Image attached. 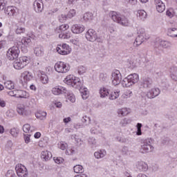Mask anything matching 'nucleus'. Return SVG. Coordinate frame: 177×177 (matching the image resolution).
<instances>
[{
	"instance_id": "obj_1",
	"label": "nucleus",
	"mask_w": 177,
	"mask_h": 177,
	"mask_svg": "<svg viewBox=\"0 0 177 177\" xmlns=\"http://www.w3.org/2000/svg\"><path fill=\"white\" fill-rule=\"evenodd\" d=\"M109 17H111L113 21L118 23V24H120L121 26H124V27L129 26V21L128 19L115 11H111L109 12Z\"/></svg>"
},
{
	"instance_id": "obj_2",
	"label": "nucleus",
	"mask_w": 177,
	"mask_h": 177,
	"mask_svg": "<svg viewBox=\"0 0 177 177\" xmlns=\"http://www.w3.org/2000/svg\"><path fill=\"white\" fill-rule=\"evenodd\" d=\"M139 82V75L137 73H133L128 75L122 81V85L124 88H129L132 85H135Z\"/></svg>"
},
{
	"instance_id": "obj_3",
	"label": "nucleus",
	"mask_w": 177,
	"mask_h": 177,
	"mask_svg": "<svg viewBox=\"0 0 177 177\" xmlns=\"http://www.w3.org/2000/svg\"><path fill=\"white\" fill-rule=\"evenodd\" d=\"M64 82L67 85H71V86H73V88H75V89H80L82 86V83H81V80H80L78 77L73 75H68L65 78Z\"/></svg>"
},
{
	"instance_id": "obj_4",
	"label": "nucleus",
	"mask_w": 177,
	"mask_h": 177,
	"mask_svg": "<svg viewBox=\"0 0 177 177\" xmlns=\"http://www.w3.org/2000/svg\"><path fill=\"white\" fill-rule=\"evenodd\" d=\"M169 46H171V42L168 41L158 39L155 42L153 48L156 55H160L161 52H162L164 48H169Z\"/></svg>"
},
{
	"instance_id": "obj_5",
	"label": "nucleus",
	"mask_w": 177,
	"mask_h": 177,
	"mask_svg": "<svg viewBox=\"0 0 177 177\" xmlns=\"http://www.w3.org/2000/svg\"><path fill=\"white\" fill-rule=\"evenodd\" d=\"M68 25L64 24L55 29V32L59 34V38H62V39H68V38L71 37V32L70 31H66L68 30Z\"/></svg>"
},
{
	"instance_id": "obj_6",
	"label": "nucleus",
	"mask_w": 177,
	"mask_h": 177,
	"mask_svg": "<svg viewBox=\"0 0 177 177\" xmlns=\"http://www.w3.org/2000/svg\"><path fill=\"white\" fill-rule=\"evenodd\" d=\"M14 60L13 66L16 70H21V68H24L30 63V58L26 56L21 57L19 59L17 58Z\"/></svg>"
},
{
	"instance_id": "obj_7",
	"label": "nucleus",
	"mask_w": 177,
	"mask_h": 177,
	"mask_svg": "<svg viewBox=\"0 0 177 177\" xmlns=\"http://www.w3.org/2000/svg\"><path fill=\"white\" fill-rule=\"evenodd\" d=\"M154 150V147L151 145V139L147 138L142 140L141 142V149L140 151L142 154L145 153H151Z\"/></svg>"
},
{
	"instance_id": "obj_8",
	"label": "nucleus",
	"mask_w": 177,
	"mask_h": 177,
	"mask_svg": "<svg viewBox=\"0 0 177 177\" xmlns=\"http://www.w3.org/2000/svg\"><path fill=\"white\" fill-rule=\"evenodd\" d=\"M19 48L20 46H14L8 50L6 56L8 60H16L19 57L20 54V49Z\"/></svg>"
},
{
	"instance_id": "obj_9",
	"label": "nucleus",
	"mask_w": 177,
	"mask_h": 177,
	"mask_svg": "<svg viewBox=\"0 0 177 177\" xmlns=\"http://www.w3.org/2000/svg\"><path fill=\"white\" fill-rule=\"evenodd\" d=\"M55 70L57 73H68V71H70V66H67L63 62H58L55 65Z\"/></svg>"
},
{
	"instance_id": "obj_10",
	"label": "nucleus",
	"mask_w": 177,
	"mask_h": 177,
	"mask_svg": "<svg viewBox=\"0 0 177 177\" xmlns=\"http://www.w3.org/2000/svg\"><path fill=\"white\" fill-rule=\"evenodd\" d=\"M15 171L17 172V176L19 177L28 176V171L27 170V168L21 164H18L16 165Z\"/></svg>"
},
{
	"instance_id": "obj_11",
	"label": "nucleus",
	"mask_w": 177,
	"mask_h": 177,
	"mask_svg": "<svg viewBox=\"0 0 177 177\" xmlns=\"http://www.w3.org/2000/svg\"><path fill=\"white\" fill-rule=\"evenodd\" d=\"M140 89L143 88L144 89H150L153 87V80L149 77H144L142 78L140 82Z\"/></svg>"
},
{
	"instance_id": "obj_12",
	"label": "nucleus",
	"mask_w": 177,
	"mask_h": 177,
	"mask_svg": "<svg viewBox=\"0 0 177 177\" xmlns=\"http://www.w3.org/2000/svg\"><path fill=\"white\" fill-rule=\"evenodd\" d=\"M121 80H122V76L121 75V73L120 71H115L111 74V80L112 84L114 86H117V85H120L121 84Z\"/></svg>"
},
{
	"instance_id": "obj_13",
	"label": "nucleus",
	"mask_w": 177,
	"mask_h": 177,
	"mask_svg": "<svg viewBox=\"0 0 177 177\" xmlns=\"http://www.w3.org/2000/svg\"><path fill=\"white\" fill-rule=\"evenodd\" d=\"M57 52L59 55H68L71 52V48L67 44H63L61 45H58L57 47Z\"/></svg>"
},
{
	"instance_id": "obj_14",
	"label": "nucleus",
	"mask_w": 177,
	"mask_h": 177,
	"mask_svg": "<svg viewBox=\"0 0 177 177\" xmlns=\"http://www.w3.org/2000/svg\"><path fill=\"white\" fill-rule=\"evenodd\" d=\"M17 111L20 114V115H23L24 117L30 115V111H28L27 107H26V106H24L23 104H19L17 105Z\"/></svg>"
},
{
	"instance_id": "obj_15",
	"label": "nucleus",
	"mask_w": 177,
	"mask_h": 177,
	"mask_svg": "<svg viewBox=\"0 0 177 177\" xmlns=\"http://www.w3.org/2000/svg\"><path fill=\"white\" fill-rule=\"evenodd\" d=\"M97 33L93 29H88L86 33V38L90 42H95L96 41Z\"/></svg>"
},
{
	"instance_id": "obj_16",
	"label": "nucleus",
	"mask_w": 177,
	"mask_h": 177,
	"mask_svg": "<svg viewBox=\"0 0 177 177\" xmlns=\"http://www.w3.org/2000/svg\"><path fill=\"white\" fill-rule=\"evenodd\" d=\"M33 9L36 13H42V10H44V3L42 0H35L33 2Z\"/></svg>"
},
{
	"instance_id": "obj_17",
	"label": "nucleus",
	"mask_w": 177,
	"mask_h": 177,
	"mask_svg": "<svg viewBox=\"0 0 177 177\" xmlns=\"http://www.w3.org/2000/svg\"><path fill=\"white\" fill-rule=\"evenodd\" d=\"M160 88H151L147 93V97L148 99H154V97H157L160 95Z\"/></svg>"
},
{
	"instance_id": "obj_18",
	"label": "nucleus",
	"mask_w": 177,
	"mask_h": 177,
	"mask_svg": "<svg viewBox=\"0 0 177 177\" xmlns=\"http://www.w3.org/2000/svg\"><path fill=\"white\" fill-rule=\"evenodd\" d=\"M136 167L140 172H146L149 169V166L143 161H138L136 163Z\"/></svg>"
},
{
	"instance_id": "obj_19",
	"label": "nucleus",
	"mask_w": 177,
	"mask_h": 177,
	"mask_svg": "<svg viewBox=\"0 0 177 177\" xmlns=\"http://www.w3.org/2000/svg\"><path fill=\"white\" fill-rule=\"evenodd\" d=\"M15 97H19L20 99H28L30 94L26 91L15 90Z\"/></svg>"
},
{
	"instance_id": "obj_20",
	"label": "nucleus",
	"mask_w": 177,
	"mask_h": 177,
	"mask_svg": "<svg viewBox=\"0 0 177 177\" xmlns=\"http://www.w3.org/2000/svg\"><path fill=\"white\" fill-rule=\"evenodd\" d=\"M149 38H150V36L149 35H145V37L138 36L133 42V46H139L140 45H142V44H143L145 40L149 39Z\"/></svg>"
},
{
	"instance_id": "obj_21",
	"label": "nucleus",
	"mask_w": 177,
	"mask_h": 177,
	"mask_svg": "<svg viewBox=\"0 0 177 177\" xmlns=\"http://www.w3.org/2000/svg\"><path fill=\"white\" fill-rule=\"evenodd\" d=\"M52 93L53 95H62V93H67V88L63 86H56L53 88Z\"/></svg>"
},
{
	"instance_id": "obj_22",
	"label": "nucleus",
	"mask_w": 177,
	"mask_h": 177,
	"mask_svg": "<svg viewBox=\"0 0 177 177\" xmlns=\"http://www.w3.org/2000/svg\"><path fill=\"white\" fill-rule=\"evenodd\" d=\"M17 8L15 6L6 7L4 9V12L8 16H15L16 15Z\"/></svg>"
},
{
	"instance_id": "obj_23",
	"label": "nucleus",
	"mask_w": 177,
	"mask_h": 177,
	"mask_svg": "<svg viewBox=\"0 0 177 177\" xmlns=\"http://www.w3.org/2000/svg\"><path fill=\"white\" fill-rule=\"evenodd\" d=\"M52 157V153L48 150L42 151L41 153V158L43 161H49Z\"/></svg>"
},
{
	"instance_id": "obj_24",
	"label": "nucleus",
	"mask_w": 177,
	"mask_h": 177,
	"mask_svg": "<svg viewBox=\"0 0 177 177\" xmlns=\"http://www.w3.org/2000/svg\"><path fill=\"white\" fill-rule=\"evenodd\" d=\"M72 32L73 34H81V32H83L85 28H84V26L79 25V24H75L72 26Z\"/></svg>"
},
{
	"instance_id": "obj_25",
	"label": "nucleus",
	"mask_w": 177,
	"mask_h": 177,
	"mask_svg": "<svg viewBox=\"0 0 177 177\" xmlns=\"http://www.w3.org/2000/svg\"><path fill=\"white\" fill-rule=\"evenodd\" d=\"M18 46H21L22 45H24V46H30L31 45V37H24L21 41H18L17 43Z\"/></svg>"
},
{
	"instance_id": "obj_26",
	"label": "nucleus",
	"mask_w": 177,
	"mask_h": 177,
	"mask_svg": "<svg viewBox=\"0 0 177 177\" xmlns=\"http://www.w3.org/2000/svg\"><path fill=\"white\" fill-rule=\"evenodd\" d=\"M21 77L22 78H24L25 82H28V81H31V80L32 79V75L28 71H25L24 73H23L21 74Z\"/></svg>"
},
{
	"instance_id": "obj_27",
	"label": "nucleus",
	"mask_w": 177,
	"mask_h": 177,
	"mask_svg": "<svg viewBox=\"0 0 177 177\" xmlns=\"http://www.w3.org/2000/svg\"><path fill=\"white\" fill-rule=\"evenodd\" d=\"M64 95L66 99L69 100V102H71V103H74L75 102V96L74 95V94H73V93L67 90V92L64 93Z\"/></svg>"
},
{
	"instance_id": "obj_28",
	"label": "nucleus",
	"mask_w": 177,
	"mask_h": 177,
	"mask_svg": "<svg viewBox=\"0 0 177 177\" xmlns=\"http://www.w3.org/2000/svg\"><path fill=\"white\" fill-rule=\"evenodd\" d=\"M34 53L36 56H42L44 55V47L41 46H37L34 49Z\"/></svg>"
},
{
	"instance_id": "obj_29",
	"label": "nucleus",
	"mask_w": 177,
	"mask_h": 177,
	"mask_svg": "<svg viewBox=\"0 0 177 177\" xmlns=\"http://www.w3.org/2000/svg\"><path fill=\"white\" fill-rule=\"evenodd\" d=\"M170 77L174 81H177V67H171L170 68Z\"/></svg>"
},
{
	"instance_id": "obj_30",
	"label": "nucleus",
	"mask_w": 177,
	"mask_h": 177,
	"mask_svg": "<svg viewBox=\"0 0 177 177\" xmlns=\"http://www.w3.org/2000/svg\"><path fill=\"white\" fill-rule=\"evenodd\" d=\"M167 35L171 37L172 38L177 37V29L175 28H170L168 29Z\"/></svg>"
},
{
	"instance_id": "obj_31",
	"label": "nucleus",
	"mask_w": 177,
	"mask_h": 177,
	"mask_svg": "<svg viewBox=\"0 0 177 177\" xmlns=\"http://www.w3.org/2000/svg\"><path fill=\"white\" fill-rule=\"evenodd\" d=\"M137 17H139L140 20L144 21L147 17V12L145 10H140L138 11Z\"/></svg>"
},
{
	"instance_id": "obj_32",
	"label": "nucleus",
	"mask_w": 177,
	"mask_h": 177,
	"mask_svg": "<svg viewBox=\"0 0 177 177\" xmlns=\"http://www.w3.org/2000/svg\"><path fill=\"white\" fill-rule=\"evenodd\" d=\"M36 118L39 120H46V112L39 111V112L36 113L35 114Z\"/></svg>"
},
{
	"instance_id": "obj_33",
	"label": "nucleus",
	"mask_w": 177,
	"mask_h": 177,
	"mask_svg": "<svg viewBox=\"0 0 177 177\" xmlns=\"http://www.w3.org/2000/svg\"><path fill=\"white\" fill-rule=\"evenodd\" d=\"M106 156V151L105 150H100L99 151H95L94 153V157L99 160V158H103Z\"/></svg>"
},
{
	"instance_id": "obj_34",
	"label": "nucleus",
	"mask_w": 177,
	"mask_h": 177,
	"mask_svg": "<svg viewBox=\"0 0 177 177\" xmlns=\"http://www.w3.org/2000/svg\"><path fill=\"white\" fill-rule=\"evenodd\" d=\"M109 89L106 88V87H101L100 89V97H106L109 95Z\"/></svg>"
},
{
	"instance_id": "obj_35",
	"label": "nucleus",
	"mask_w": 177,
	"mask_h": 177,
	"mask_svg": "<svg viewBox=\"0 0 177 177\" xmlns=\"http://www.w3.org/2000/svg\"><path fill=\"white\" fill-rule=\"evenodd\" d=\"M73 171L75 174H83L84 172V167L81 165H76L73 167Z\"/></svg>"
},
{
	"instance_id": "obj_36",
	"label": "nucleus",
	"mask_w": 177,
	"mask_h": 177,
	"mask_svg": "<svg viewBox=\"0 0 177 177\" xmlns=\"http://www.w3.org/2000/svg\"><path fill=\"white\" fill-rule=\"evenodd\" d=\"M4 86L6 89H15V83L10 80H8L6 82H4Z\"/></svg>"
},
{
	"instance_id": "obj_37",
	"label": "nucleus",
	"mask_w": 177,
	"mask_h": 177,
	"mask_svg": "<svg viewBox=\"0 0 177 177\" xmlns=\"http://www.w3.org/2000/svg\"><path fill=\"white\" fill-rule=\"evenodd\" d=\"M80 93L84 100L88 99V96H89V91H88V88H81Z\"/></svg>"
},
{
	"instance_id": "obj_38",
	"label": "nucleus",
	"mask_w": 177,
	"mask_h": 177,
	"mask_svg": "<svg viewBox=\"0 0 177 177\" xmlns=\"http://www.w3.org/2000/svg\"><path fill=\"white\" fill-rule=\"evenodd\" d=\"M83 19H84V21H89L91 20H93V14H92V12H86L83 16Z\"/></svg>"
},
{
	"instance_id": "obj_39",
	"label": "nucleus",
	"mask_w": 177,
	"mask_h": 177,
	"mask_svg": "<svg viewBox=\"0 0 177 177\" xmlns=\"http://www.w3.org/2000/svg\"><path fill=\"white\" fill-rule=\"evenodd\" d=\"M118 114L119 115H128V114H129V111H128V109L127 108H122L118 109Z\"/></svg>"
},
{
	"instance_id": "obj_40",
	"label": "nucleus",
	"mask_w": 177,
	"mask_h": 177,
	"mask_svg": "<svg viewBox=\"0 0 177 177\" xmlns=\"http://www.w3.org/2000/svg\"><path fill=\"white\" fill-rule=\"evenodd\" d=\"M120 96V92H112L109 95L110 100H115V99H118Z\"/></svg>"
},
{
	"instance_id": "obj_41",
	"label": "nucleus",
	"mask_w": 177,
	"mask_h": 177,
	"mask_svg": "<svg viewBox=\"0 0 177 177\" xmlns=\"http://www.w3.org/2000/svg\"><path fill=\"white\" fill-rule=\"evenodd\" d=\"M23 131L25 133H30V132H32L31 129V126L29 124H26L23 126Z\"/></svg>"
},
{
	"instance_id": "obj_42",
	"label": "nucleus",
	"mask_w": 177,
	"mask_h": 177,
	"mask_svg": "<svg viewBox=\"0 0 177 177\" xmlns=\"http://www.w3.org/2000/svg\"><path fill=\"white\" fill-rule=\"evenodd\" d=\"M15 32L16 34H24V32H26V28L22 26H17Z\"/></svg>"
},
{
	"instance_id": "obj_43",
	"label": "nucleus",
	"mask_w": 177,
	"mask_h": 177,
	"mask_svg": "<svg viewBox=\"0 0 177 177\" xmlns=\"http://www.w3.org/2000/svg\"><path fill=\"white\" fill-rule=\"evenodd\" d=\"M40 81L41 82H42V84H48L49 78L48 77V75L45 74H41V75L40 76Z\"/></svg>"
},
{
	"instance_id": "obj_44",
	"label": "nucleus",
	"mask_w": 177,
	"mask_h": 177,
	"mask_svg": "<svg viewBox=\"0 0 177 177\" xmlns=\"http://www.w3.org/2000/svg\"><path fill=\"white\" fill-rule=\"evenodd\" d=\"M10 135H12L13 138H17V136L19 135V129L17 128L11 129Z\"/></svg>"
},
{
	"instance_id": "obj_45",
	"label": "nucleus",
	"mask_w": 177,
	"mask_h": 177,
	"mask_svg": "<svg viewBox=\"0 0 177 177\" xmlns=\"http://www.w3.org/2000/svg\"><path fill=\"white\" fill-rule=\"evenodd\" d=\"M100 80L102 82H107L109 81V77H107V74L101 73L100 75Z\"/></svg>"
},
{
	"instance_id": "obj_46",
	"label": "nucleus",
	"mask_w": 177,
	"mask_h": 177,
	"mask_svg": "<svg viewBox=\"0 0 177 177\" xmlns=\"http://www.w3.org/2000/svg\"><path fill=\"white\" fill-rule=\"evenodd\" d=\"M138 37H146V35H149L146 33L144 28H140L137 32Z\"/></svg>"
},
{
	"instance_id": "obj_47",
	"label": "nucleus",
	"mask_w": 177,
	"mask_h": 177,
	"mask_svg": "<svg viewBox=\"0 0 177 177\" xmlns=\"http://www.w3.org/2000/svg\"><path fill=\"white\" fill-rule=\"evenodd\" d=\"M88 144L92 147H95V146H96V139H95L93 137H90L88 138Z\"/></svg>"
},
{
	"instance_id": "obj_48",
	"label": "nucleus",
	"mask_w": 177,
	"mask_h": 177,
	"mask_svg": "<svg viewBox=\"0 0 177 177\" xmlns=\"http://www.w3.org/2000/svg\"><path fill=\"white\" fill-rule=\"evenodd\" d=\"M130 123H131V120L127 119V118H124L120 121V125H122V127H127V125H128V124H130Z\"/></svg>"
},
{
	"instance_id": "obj_49",
	"label": "nucleus",
	"mask_w": 177,
	"mask_h": 177,
	"mask_svg": "<svg viewBox=\"0 0 177 177\" xmlns=\"http://www.w3.org/2000/svg\"><path fill=\"white\" fill-rule=\"evenodd\" d=\"M84 73H86V68L84 66H80L78 68V73L80 75H82V74H84Z\"/></svg>"
},
{
	"instance_id": "obj_50",
	"label": "nucleus",
	"mask_w": 177,
	"mask_h": 177,
	"mask_svg": "<svg viewBox=\"0 0 177 177\" xmlns=\"http://www.w3.org/2000/svg\"><path fill=\"white\" fill-rule=\"evenodd\" d=\"M6 177H17L13 170H8L6 174Z\"/></svg>"
},
{
	"instance_id": "obj_51",
	"label": "nucleus",
	"mask_w": 177,
	"mask_h": 177,
	"mask_svg": "<svg viewBox=\"0 0 177 177\" xmlns=\"http://www.w3.org/2000/svg\"><path fill=\"white\" fill-rule=\"evenodd\" d=\"M116 140L119 142V143H127V142H128L127 138L120 136L116 137Z\"/></svg>"
},
{
	"instance_id": "obj_52",
	"label": "nucleus",
	"mask_w": 177,
	"mask_h": 177,
	"mask_svg": "<svg viewBox=\"0 0 177 177\" xmlns=\"http://www.w3.org/2000/svg\"><path fill=\"white\" fill-rule=\"evenodd\" d=\"M67 17H68L67 15L62 14L58 17V19H59L60 23H64V21H66V20H67Z\"/></svg>"
},
{
	"instance_id": "obj_53",
	"label": "nucleus",
	"mask_w": 177,
	"mask_h": 177,
	"mask_svg": "<svg viewBox=\"0 0 177 177\" xmlns=\"http://www.w3.org/2000/svg\"><path fill=\"white\" fill-rule=\"evenodd\" d=\"M156 10L159 13H162L165 10V5H162L156 7Z\"/></svg>"
},
{
	"instance_id": "obj_54",
	"label": "nucleus",
	"mask_w": 177,
	"mask_h": 177,
	"mask_svg": "<svg viewBox=\"0 0 177 177\" xmlns=\"http://www.w3.org/2000/svg\"><path fill=\"white\" fill-rule=\"evenodd\" d=\"M66 153L68 154V156H73V154H75V150L73 149H66Z\"/></svg>"
},
{
	"instance_id": "obj_55",
	"label": "nucleus",
	"mask_w": 177,
	"mask_h": 177,
	"mask_svg": "<svg viewBox=\"0 0 177 177\" xmlns=\"http://www.w3.org/2000/svg\"><path fill=\"white\" fill-rule=\"evenodd\" d=\"M67 143L60 142L59 145V147L61 149V150H66L67 149Z\"/></svg>"
},
{
	"instance_id": "obj_56",
	"label": "nucleus",
	"mask_w": 177,
	"mask_h": 177,
	"mask_svg": "<svg viewBox=\"0 0 177 177\" xmlns=\"http://www.w3.org/2000/svg\"><path fill=\"white\" fill-rule=\"evenodd\" d=\"M74 16H75V10H71L67 17L71 19V17H74Z\"/></svg>"
},
{
	"instance_id": "obj_57",
	"label": "nucleus",
	"mask_w": 177,
	"mask_h": 177,
	"mask_svg": "<svg viewBox=\"0 0 177 177\" xmlns=\"http://www.w3.org/2000/svg\"><path fill=\"white\" fill-rule=\"evenodd\" d=\"M82 122L85 124V122H91V118L87 117V116H84L82 118Z\"/></svg>"
},
{
	"instance_id": "obj_58",
	"label": "nucleus",
	"mask_w": 177,
	"mask_h": 177,
	"mask_svg": "<svg viewBox=\"0 0 177 177\" xmlns=\"http://www.w3.org/2000/svg\"><path fill=\"white\" fill-rule=\"evenodd\" d=\"M54 161L56 162V164H61V162H63L64 160L62 158H54Z\"/></svg>"
},
{
	"instance_id": "obj_59",
	"label": "nucleus",
	"mask_w": 177,
	"mask_h": 177,
	"mask_svg": "<svg viewBox=\"0 0 177 177\" xmlns=\"http://www.w3.org/2000/svg\"><path fill=\"white\" fill-rule=\"evenodd\" d=\"M128 147H123L122 149V153L124 156H127L129 153Z\"/></svg>"
},
{
	"instance_id": "obj_60",
	"label": "nucleus",
	"mask_w": 177,
	"mask_h": 177,
	"mask_svg": "<svg viewBox=\"0 0 177 177\" xmlns=\"http://www.w3.org/2000/svg\"><path fill=\"white\" fill-rule=\"evenodd\" d=\"M155 5L156 8H158V6H162V5L165 4H164L161 0H155Z\"/></svg>"
},
{
	"instance_id": "obj_61",
	"label": "nucleus",
	"mask_w": 177,
	"mask_h": 177,
	"mask_svg": "<svg viewBox=\"0 0 177 177\" xmlns=\"http://www.w3.org/2000/svg\"><path fill=\"white\" fill-rule=\"evenodd\" d=\"M30 136H31L30 134H27L26 136L24 135V140H25V143H30Z\"/></svg>"
},
{
	"instance_id": "obj_62",
	"label": "nucleus",
	"mask_w": 177,
	"mask_h": 177,
	"mask_svg": "<svg viewBox=\"0 0 177 177\" xmlns=\"http://www.w3.org/2000/svg\"><path fill=\"white\" fill-rule=\"evenodd\" d=\"M6 102L2 98H0V107H6Z\"/></svg>"
},
{
	"instance_id": "obj_63",
	"label": "nucleus",
	"mask_w": 177,
	"mask_h": 177,
	"mask_svg": "<svg viewBox=\"0 0 177 177\" xmlns=\"http://www.w3.org/2000/svg\"><path fill=\"white\" fill-rule=\"evenodd\" d=\"M8 94L10 96H14L15 97H16V90H13V91H9V92L8 93Z\"/></svg>"
},
{
	"instance_id": "obj_64",
	"label": "nucleus",
	"mask_w": 177,
	"mask_h": 177,
	"mask_svg": "<svg viewBox=\"0 0 177 177\" xmlns=\"http://www.w3.org/2000/svg\"><path fill=\"white\" fill-rule=\"evenodd\" d=\"M77 1L78 0H68V5H75L77 3Z\"/></svg>"
}]
</instances>
